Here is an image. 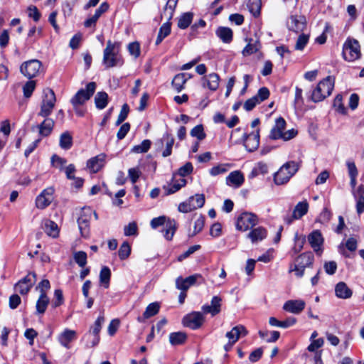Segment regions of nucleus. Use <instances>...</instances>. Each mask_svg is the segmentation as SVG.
<instances>
[{"mask_svg":"<svg viewBox=\"0 0 364 364\" xmlns=\"http://www.w3.org/2000/svg\"><path fill=\"white\" fill-rule=\"evenodd\" d=\"M120 44L117 42L107 41L106 48L103 51L102 63L106 68L121 65L123 61L119 54Z\"/></svg>","mask_w":364,"mask_h":364,"instance_id":"obj_1","label":"nucleus"},{"mask_svg":"<svg viewBox=\"0 0 364 364\" xmlns=\"http://www.w3.org/2000/svg\"><path fill=\"white\" fill-rule=\"evenodd\" d=\"M285 129L286 122L284 119L282 117L277 118L275 120V124L270 131L269 139L272 140L282 139L284 141H289L296 136V130L291 129L285 131Z\"/></svg>","mask_w":364,"mask_h":364,"instance_id":"obj_2","label":"nucleus"},{"mask_svg":"<svg viewBox=\"0 0 364 364\" xmlns=\"http://www.w3.org/2000/svg\"><path fill=\"white\" fill-rule=\"evenodd\" d=\"M334 87V80L331 76L321 80L313 90L311 100L314 102L323 101L332 92Z\"/></svg>","mask_w":364,"mask_h":364,"instance_id":"obj_3","label":"nucleus"},{"mask_svg":"<svg viewBox=\"0 0 364 364\" xmlns=\"http://www.w3.org/2000/svg\"><path fill=\"white\" fill-rule=\"evenodd\" d=\"M104 322V316H99L95 321L94 326L82 336V341L85 343L86 348H92L99 343L100 339L99 333Z\"/></svg>","mask_w":364,"mask_h":364,"instance_id":"obj_4","label":"nucleus"},{"mask_svg":"<svg viewBox=\"0 0 364 364\" xmlns=\"http://www.w3.org/2000/svg\"><path fill=\"white\" fill-rule=\"evenodd\" d=\"M20 71L26 77L31 79L43 73V68L40 60L33 59L23 63Z\"/></svg>","mask_w":364,"mask_h":364,"instance_id":"obj_5","label":"nucleus"},{"mask_svg":"<svg viewBox=\"0 0 364 364\" xmlns=\"http://www.w3.org/2000/svg\"><path fill=\"white\" fill-rule=\"evenodd\" d=\"M55 102L56 98L54 92L49 88L45 89L38 115L43 117H48L55 107Z\"/></svg>","mask_w":364,"mask_h":364,"instance_id":"obj_6","label":"nucleus"},{"mask_svg":"<svg viewBox=\"0 0 364 364\" xmlns=\"http://www.w3.org/2000/svg\"><path fill=\"white\" fill-rule=\"evenodd\" d=\"M314 262V255L310 252H304L296 257L294 268L289 269L290 272H294L298 277L304 275L306 267H310Z\"/></svg>","mask_w":364,"mask_h":364,"instance_id":"obj_7","label":"nucleus"},{"mask_svg":"<svg viewBox=\"0 0 364 364\" xmlns=\"http://www.w3.org/2000/svg\"><path fill=\"white\" fill-rule=\"evenodd\" d=\"M96 90V83L89 82L86 85V89L80 90L71 99L70 102L76 108L83 105L86 101L90 99Z\"/></svg>","mask_w":364,"mask_h":364,"instance_id":"obj_8","label":"nucleus"},{"mask_svg":"<svg viewBox=\"0 0 364 364\" xmlns=\"http://www.w3.org/2000/svg\"><path fill=\"white\" fill-rule=\"evenodd\" d=\"M343 57L349 62H353L360 57V45L358 41L348 39L343 46Z\"/></svg>","mask_w":364,"mask_h":364,"instance_id":"obj_9","label":"nucleus"},{"mask_svg":"<svg viewBox=\"0 0 364 364\" xmlns=\"http://www.w3.org/2000/svg\"><path fill=\"white\" fill-rule=\"evenodd\" d=\"M205 203V196L203 194H196L191 196L186 202L178 205V210L182 213H188L203 206Z\"/></svg>","mask_w":364,"mask_h":364,"instance_id":"obj_10","label":"nucleus"},{"mask_svg":"<svg viewBox=\"0 0 364 364\" xmlns=\"http://www.w3.org/2000/svg\"><path fill=\"white\" fill-rule=\"evenodd\" d=\"M36 282V274L31 272L15 284V291L22 295L27 294Z\"/></svg>","mask_w":364,"mask_h":364,"instance_id":"obj_11","label":"nucleus"},{"mask_svg":"<svg viewBox=\"0 0 364 364\" xmlns=\"http://www.w3.org/2000/svg\"><path fill=\"white\" fill-rule=\"evenodd\" d=\"M259 224L257 215L250 212L242 213L237 218V228H254Z\"/></svg>","mask_w":364,"mask_h":364,"instance_id":"obj_12","label":"nucleus"},{"mask_svg":"<svg viewBox=\"0 0 364 364\" xmlns=\"http://www.w3.org/2000/svg\"><path fill=\"white\" fill-rule=\"evenodd\" d=\"M205 320L203 313L194 311L186 315L183 319V323L185 326L191 329L199 328Z\"/></svg>","mask_w":364,"mask_h":364,"instance_id":"obj_13","label":"nucleus"},{"mask_svg":"<svg viewBox=\"0 0 364 364\" xmlns=\"http://www.w3.org/2000/svg\"><path fill=\"white\" fill-rule=\"evenodd\" d=\"M54 188L48 187L44 189L36 198V206L38 209H45L53 200Z\"/></svg>","mask_w":364,"mask_h":364,"instance_id":"obj_14","label":"nucleus"},{"mask_svg":"<svg viewBox=\"0 0 364 364\" xmlns=\"http://www.w3.org/2000/svg\"><path fill=\"white\" fill-rule=\"evenodd\" d=\"M244 145L248 151H254L259 145V129H257L250 134H244Z\"/></svg>","mask_w":364,"mask_h":364,"instance_id":"obj_15","label":"nucleus"},{"mask_svg":"<svg viewBox=\"0 0 364 364\" xmlns=\"http://www.w3.org/2000/svg\"><path fill=\"white\" fill-rule=\"evenodd\" d=\"M306 25V18L303 16H291L287 21L288 28L295 33L302 32Z\"/></svg>","mask_w":364,"mask_h":364,"instance_id":"obj_16","label":"nucleus"},{"mask_svg":"<svg viewBox=\"0 0 364 364\" xmlns=\"http://www.w3.org/2000/svg\"><path fill=\"white\" fill-rule=\"evenodd\" d=\"M308 240L316 253L321 255L323 251L322 246L323 243V238L319 230H316L313 231L309 235Z\"/></svg>","mask_w":364,"mask_h":364,"instance_id":"obj_17","label":"nucleus"},{"mask_svg":"<svg viewBox=\"0 0 364 364\" xmlns=\"http://www.w3.org/2000/svg\"><path fill=\"white\" fill-rule=\"evenodd\" d=\"M201 278L200 274H196L191 276H189L185 279L181 277H178L176 279V287L178 289L186 291L190 287L194 285L198 279Z\"/></svg>","mask_w":364,"mask_h":364,"instance_id":"obj_18","label":"nucleus"},{"mask_svg":"<svg viewBox=\"0 0 364 364\" xmlns=\"http://www.w3.org/2000/svg\"><path fill=\"white\" fill-rule=\"evenodd\" d=\"M97 220L96 212L90 208H85L82 210L80 217L77 219L79 228H87L90 225V221L92 219Z\"/></svg>","mask_w":364,"mask_h":364,"instance_id":"obj_19","label":"nucleus"},{"mask_svg":"<svg viewBox=\"0 0 364 364\" xmlns=\"http://www.w3.org/2000/svg\"><path fill=\"white\" fill-rule=\"evenodd\" d=\"M306 303L301 299L289 300L283 306L284 310L294 314H300L305 308Z\"/></svg>","mask_w":364,"mask_h":364,"instance_id":"obj_20","label":"nucleus"},{"mask_svg":"<svg viewBox=\"0 0 364 364\" xmlns=\"http://www.w3.org/2000/svg\"><path fill=\"white\" fill-rule=\"evenodd\" d=\"M245 181V177L240 171H232L225 179L226 184L229 186L237 188L240 187Z\"/></svg>","mask_w":364,"mask_h":364,"instance_id":"obj_21","label":"nucleus"},{"mask_svg":"<svg viewBox=\"0 0 364 364\" xmlns=\"http://www.w3.org/2000/svg\"><path fill=\"white\" fill-rule=\"evenodd\" d=\"M222 299L218 296L212 298L210 305H203L202 310L205 314H210L213 316L220 312Z\"/></svg>","mask_w":364,"mask_h":364,"instance_id":"obj_22","label":"nucleus"},{"mask_svg":"<svg viewBox=\"0 0 364 364\" xmlns=\"http://www.w3.org/2000/svg\"><path fill=\"white\" fill-rule=\"evenodd\" d=\"M247 333V331L245 326L238 325L233 327L230 331L227 332L226 337L230 343H235L240 336H245Z\"/></svg>","mask_w":364,"mask_h":364,"instance_id":"obj_23","label":"nucleus"},{"mask_svg":"<svg viewBox=\"0 0 364 364\" xmlns=\"http://www.w3.org/2000/svg\"><path fill=\"white\" fill-rule=\"evenodd\" d=\"M150 225L151 228H158L164 226L165 228H176L177 224L176 221L165 215L154 218L151 220Z\"/></svg>","mask_w":364,"mask_h":364,"instance_id":"obj_24","label":"nucleus"},{"mask_svg":"<svg viewBox=\"0 0 364 364\" xmlns=\"http://www.w3.org/2000/svg\"><path fill=\"white\" fill-rule=\"evenodd\" d=\"M105 157V154H100L91 158L87 162V168L93 173L97 172L104 166Z\"/></svg>","mask_w":364,"mask_h":364,"instance_id":"obj_25","label":"nucleus"},{"mask_svg":"<svg viewBox=\"0 0 364 364\" xmlns=\"http://www.w3.org/2000/svg\"><path fill=\"white\" fill-rule=\"evenodd\" d=\"M161 146H165V149L162 152L163 157H167L172 153V147L174 144V139L173 136L169 133H166L163 135L160 139Z\"/></svg>","mask_w":364,"mask_h":364,"instance_id":"obj_26","label":"nucleus"},{"mask_svg":"<svg viewBox=\"0 0 364 364\" xmlns=\"http://www.w3.org/2000/svg\"><path fill=\"white\" fill-rule=\"evenodd\" d=\"M356 200V209L358 214L364 211V186L360 185L356 189L352 191Z\"/></svg>","mask_w":364,"mask_h":364,"instance_id":"obj_27","label":"nucleus"},{"mask_svg":"<svg viewBox=\"0 0 364 364\" xmlns=\"http://www.w3.org/2000/svg\"><path fill=\"white\" fill-rule=\"evenodd\" d=\"M191 77L192 75L190 74L178 73L174 76L172 80V85L178 92H180L184 88L186 81Z\"/></svg>","mask_w":364,"mask_h":364,"instance_id":"obj_28","label":"nucleus"},{"mask_svg":"<svg viewBox=\"0 0 364 364\" xmlns=\"http://www.w3.org/2000/svg\"><path fill=\"white\" fill-rule=\"evenodd\" d=\"M336 296L340 299H349L353 294L352 290L343 282H338L335 287Z\"/></svg>","mask_w":364,"mask_h":364,"instance_id":"obj_29","label":"nucleus"},{"mask_svg":"<svg viewBox=\"0 0 364 364\" xmlns=\"http://www.w3.org/2000/svg\"><path fill=\"white\" fill-rule=\"evenodd\" d=\"M186 184V179H184L183 178H179L178 179H177L176 176H174L171 183H170L167 186H164V188L166 191L167 194H172L178 191Z\"/></svg>","mask_w":364,"mask_h":364,"instance_id":"obj_30","label":"nucleus"},{"mask_svg":"<svg viewBox=\"0 0 364 364\" xmlns=\"http://www.w3.org/2000/svg\"><path fill=\"white\" fill-rule=\"evenodd\" d=\"M76 332L73 330L65 329L58 336V341L66 348H70L69 343L75 338Z\"/></svg>","mask_w":364,"mask_h":364,"instance_id":"obj_31","label":"nucleus"},{"mask_svg":"<svg viewBox=\"0 0 364 364\" xmlns=\"http://www.w3.org/2000/svg\"><path fill=\"white\" fill-rule=\"evenodd\" d=\"M291 178V174L288 172L287 168L283 165L275 173L274 181L277 185H283L287 183Z\"/></svg>","mask_w":364,"mask_h":364,"instance_id":"obj_32","label":"nucleus"},{"mask_svg":"<svg viewBox=\"0 0 364 364\" xmlns=\"http://www.w3.org/2000/svg\"><path fill=\"white\" fill-rule=\"evenodd\" d=\"M45 118L46 119L43 120V122L38 125V129L41 135L47 136L51 133L53 130L54 127V121L50 118H48V117Z\"/></svg>","mask_w":364,"mask_h":364,"instance_id":"obj_33","label":"nucleus"},{"mask_svg":"<svg viewBox=\"0 0 364 364\" xmlns=\"http://www.w3.org/2000/svg\"><path fill=\"white\" fill-rule=\"evenodd\" d=\"M309 209V203L306 200H303L296 204L295 206L292 217L294 219H299L302 216H304L308 211Z\"/></svg>","mask_w":364,"mask_h":364,"instance_id":"obj_34","label":"nucleus"},{"mask_svg":"<svg viewBox=\"0 0 364 364\" xmlns=\"http://www.w3.org/2000/svg\"><path fill=\"white\" fill-rule=\"evenodd\" d=\"M49 302L50 299L46 294H40L36 304V313L38 314H44Z\"/></svg>","mask_w":364,"mask_h":364,"instance_id":"obj_35","label":"nucleus"},{"mask_svg":"<svg viewBox=\"0 0 364 364\" xmlns=\"http://www.w3.org/2000/svg\"><path fill=\"white\" fill-rule=\"evenodd\" d=\"M186 339L187 335L184 332H173L169 335V342L172 346L182 345Z\"/></svg>","mask_w":364,"mask_h":364,"instance_id":"obj_36","label":"nucleus"},{"mask_svg":"<svg viewBox=\"0 0 364 364\" xmlns=\"http://www.w3.org/2000/svg\"><path fill=\"white\" fill-rule=\"evenodd\" d=\"M267 236L266 229H252L247 237L252 243H257L262 241Z\"/></svg>","mask_w":364,"mask_h":364,"instance_id":"obj_37","label":"nucleus"},{"mask_svg":"<svg viewBox=\"0 0 364 364\" xmlns=\"http://www.w3.org/2000/svg\"><path fill=\"white\" fill-rule=\"evenodd\" d=\"M96 107L102 109L106 107L108 103V95L105 92H99L95 97Z\"/></svg>","mask_w":364,"mask_h":364,"instance_id":"obj_38","label":"nucleus"},{"mask_svg":"<svg viewBox=\"0 0 364 364\" xmlns=\"http://www.w3.org/2000/svg\"><path fill=\"white\" fill-rule=\"evenodd\" d=\"M207 87L213 91L218 89L219 86L220 77L218 74L213 73L205 77Z\"/></svg>","mask_w":364,"mask_h":364,"instance_id":"obj_39","label":"nucleus"},{"mask_svg":"<svg viewBox=\"0 0 364 364\" xmlns=\"http://www.w3.org/2000/svg\"><path fill=\"white\" fill-rule=\"evenodd\" d=\"M231 165L230 164H219L209 170V173L212 176H217L227 173L230 168Z\"/></svg>","mask_w":364,"mask_h":364,"instance_id":"obj_40","label":"nucleus"},{"mask_svg":"<svg viewBox=\"0 0 364 364\" xmlns=\"http://www.w3.org/2000/svg\"><path fill=\"white\" fill-rule=\"evenodd\" d=\"M216 33L224 43H230L232 39V31L229 28L220 27L217 30Z\"/></svg>","mask_w":364,"mask_h":364,"instance_id":"obj_41","label":"nucleus"},{"mask_svg":"<svg viewBox=\"0 0 364 364\" xmlns=\"http://www.w3.org/2000/svg\"><path fill=\"white\" fill-rule=\"evenodd\" d=\"M171 33V24L169 23H164L159 28V31L156 40V45L160 44L162 41L168 36Z\"/></svg>","mask_w":364,"mask_h":364,"instance_id":"obj_42","label":"nucleus"},{"mask_svg":"<svg viewBox=\"0 0 364 364\" xmlns=\"http://www.w3.org/2000/svg\"><path fill=\"white\" fill-rule=\"evenodd\" d=\"M193 20V14L191 12L184 13L182 14L178 21V26L181 29L188 28L191 23Z\"/></svg>","mask_w":364,"mask_h":364,"instance_id":"obj_43","label":"nucleus"},{"mask_svg":"<svg viewBox=\"0 0 364 364\" xmlns=\"http://www.w3.org/2000/svg\"><path fill=\"white\" fill-rule=\"evenodd\" d=\"M111 277V271L109 267H103L100 273V282L105 288H108Z\"/></svg>","mask_w":364,"mask_h":364,"instance_id":"obj_44","label":"nucleus"},{"mask_svg":"<svg viewBox=\"0 0 364 364\" xmlns=\"http://www.w3.org/2000/svg\"><path fill=\"white\" fill-rule=\"evenodd\" d=\"M159 309L160 306L159 304L157 302H154L149 304L143 314L144 319L149 318L157 314L159 311Z\"/></svg>","mask_w":364,"mask_h":364,"instance_id":"obj_45","label":"nucleus"},{"mask_svg":"<svg viewBox=\"0 0 364 364\" xmlns=\"http://www.w3.org/2000/svg\"><path fill=\"white\" fill-rule=\"evenodd\" d=\"M73 145L72 136L68 132L63 133L60 136V146L63 149H69Z\"/></svg>","mask_w":364,"mask_h":364,"instance_id":"obj_46","label":"nucleus"},{"mask_svg":"<svg viewBox=\"0 0 364 364\" xmlns=\"http://www.w3.org/2000/svg\"><path fill=\"white\" fill-rule=\"evenodd\" d=\"M151 144L150 140L145 139L140 144L134 146L132 149V151L137 154L146 153L150 149Z\"/></svg>","mask_w":364,"mask_h":364,"instance_id":"obj_47","label":"nucleus"},{"mask_svg":"<svg viewBox=\"0 0 364 364\" xmlns=\"http://www.w3.org/2000/svg\"><path fill=\"white\" fill-rule=\"evenodd\" d=\"M247 7L253 16H257L260 14L261 0H249Z\"/></svg>","mask_w":364,"mask_h":364,"instance_id":"obj_48","label":"nucleus"},{"mask_svg":"<svg viewBox=\"0 0 364 364\" xmlns=\"http://www.w3.org/2000/svg\"><path fill=\"white\" fill-rule=\"evenodd\" d=\"M268 172V166L267 164L260 161L256 164L255 166L252 169V175L256 176L259 174H266Z\"/></svg>","mask_w":364,"mask_h":364,"instance_id":"obj_49","label":"nucleus"},{"mask_svg":"<svg viewBox=\"0 0 364 364\" xmlns=\"http://www.w3.org/2000/svg\"><path fill=\"white\" fill-rule=\"evenodd\" d=\"M131 253V247L127 242H124L120 246L118 251L119 257L120 259L124 260L127 259Z\"/></svg>","mask_w":364,"mask_h":364,"instance_id":"obj_50","label":"nucleus"},{"mask_svg":"<svg viewBox=\"0 0 364 364\" xmlns=\"http://www.w3.org/2000/svg\"><path fill=\"white\" fill-rule=\"evenodd\" d=\"M74 259L80 267H84L87 264V254L83 251H79L74 253Z\"/></svg>","mask_w":364,"mask_h":364,"instance_id":"obj_51","label":"nucleus"},{"mask_svg":"<svg viewBox=\"0 0 364 364\" xmlns=\"http://www.w3.org/2000/svg\"><path fill=\"white\" fill-rule=\"evenodd\" d=\"M259 49V44L257 41L249 43L243 49L242 54L244 55H250L256 53Z\"/></svg>","mask_w":364,"mask_h":364,"instance_id":"obj_52","label":"nucleus"},{"mask_svg":"<svg viewBox=\"0 0 364 364\" xmlns=\"http://www.w3.org/2000/svg\"><path fill=\"white\" fill-rule=\"evenodd\" d=\"M36 87V81L29 80L23 87V95L25 97L28 98L31 96Z\"/></svg>","mask_w":364,"mask_h":364,"instance_id":"obj_53","label":"nucleus"},{"mask_svg":"<svg viewBox=\"0 0 364 364\" xmlns=\"http://www.w3.org/2000/svg\"><path fill=\"white\" fill-rule=\"evenodd\" d=\"M191 135L193 137H196L198 140H203L205 138V134L203 130V125H197L193 127L191 131Z\"/></svg>","mask_w":364,"mask_h":364,"instance_id":"obj_54","label":"nucleus"},{"mask_svg":"<svg viewBox=\"0 0 364 364\" xmlns=\"http://www.w3.org/2000/svg\"><path fill=\"white\" fill-rule=\"evenodd\" d=\"M309 36L306 34H301L296 42L295 49L298 50H302L309 41Z\"/></svg>","mask_w":364,"mask_h":364,"instance_id":"obj_55","label":"nucleus"},{"mask_svg":"<svg viewBox=\"0 0 364 364\" xmlns=\"http://www.w3.org/2000/svg\"><path fill=\"white\" fill-rule=\"evenodd\" d=\"M200 245H195L191 247H190L186 252H184L183 254L180 255L178 257V261L181 262L183 259L188 258L189 256H191L192 254H193L197 250H200Z\"/></svg>","mask_w":364,"mask_h":364,"instance_id":"obj_56","label":"nucleus"},{"mask_svg":"<svg viewBox=\"0 0 364 364\" xmlns=\"http://www.w3.org/2000/svg\"><path fill=\"white\" fill-rule=\"evenodd\" d=\"M51 163L54 167L61 171L63 169L64 166L66 164V160L57 155H53L51 158Z\"/></svg>","mask_w":364,"mask_h":364,"instance_id":"obj_57","label":"nucleus"},{"mask_svg":"<svg viewBox=\"0 0 364 364\" xmlns=\"http://www.w3.org/2000/svg\"><path fill=\"white\" fill-rule=\"evenodd\" d=\"M129 111V108L127 104H124L122 105L119 114L118 115L117 120L116 122V125H119L122 123L126 118L127 117L128 113Z\"/></svg>","mask_w":364,"mask_h":364,"instance_id":"obj_58","label":"nucleus"},{"mask_svg":"<svg viewBox=\"0 0 364 364\" xmlns=\"http://www.w3.org/2000/svg\"><path fill=\"white\" fill-rule=\"evenodd\" d=\"M333 107L338 111V112L341 114H346V109L344 107L343 104L342 103V96L340 95H338L333 101Z\"/></svg>","mask_w":364,"mask_h":364,"instance_id":"obj_59","label":"nucleus"},{"mask_svg":"<svg viewBox=\"0 0 364 364\" xmlns=\"http://www.w3.org/2000/svg\"><path fill=\"white\" fill-rule=\"evenodd\" d=\"M63 303V292L60 289H56L54 292V300L52 302V306L56 308Z\"/></svg>","mask_w":364,"mask_h":364,"instance_id":"obj_60","label":"nucleus"},{"mask_svg":"<svg viewBox=\"0 0 364 364\" xmlns=\"http://www.w3.org/2000/svg\"><path fill=\"white\" fill-rule=\"evenodd\" d=\"M193 165L191 162H187L184 166L178 169V175L180 178L188 176L193 171Z\"/></svg>","mask_w":364,"mask_h":364,"instance_id":"obj_61","label":"nucleus"},{"mask_svg":"<svg viewBox=\"0 0 364 364\" xmlns=\"http://www.w3.org/2000/svg\"><path fill=\"white\" fill-rule=\"evenodd\" d=\"M258 104H259L258 97L254 96L246 100L243 107L245 110L250 111Z\"/></svg>","mask_w":364,"mask_h":364,"instance_id":"obj_62","label":"nucleus"},{"mask_svg":"<svg viewBox=\"0 0 364 364\" xmlns=\"http://www.w3.org/2000/svg\"><path fill=\"white\" fill-rule=\"evenodd\" d=\"M130 129V124L128 122L123 124L117 133V137L119 140L123 139Z\"/></svg>","mask_w":364,"mask_h":364,"instance_id":"obj_63","label":"nucleus"},{"mask_svg":"<svg viewBox=\"0 0 364 364\" xmlns=\"http://www.w3.org/2000/svg\"><path fill=\"white\" fill-rule=\"evenodd\" d=\"M128 50L130 55L137 58L140 55V46L137 42H133L129 44Z\"/></svg>","mask_w":364,"mask_h":364,"instance_id":"obj_64","label":"nucleus"}]
</instances>
